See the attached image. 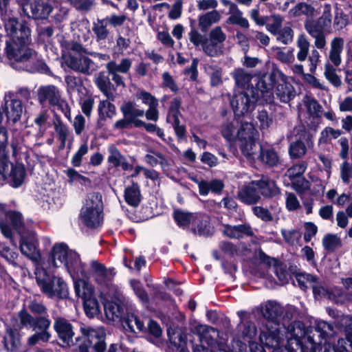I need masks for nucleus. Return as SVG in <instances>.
<instances>
[{
	"label": "nucleus",
	"mask_w": 352,
	"mask_h": 352,
	"mask_svg": "<svg viewBox=\"0 0 352 352\" xmlns=\"http://www.w3.org/2000/svg\"><path fill=\"white\" fill-rule=\"evenodd\" d=\"M80 330L88 342L93 344L96 352H104L106 350L107 345L104 342L106 333L104 328H94L82 324Z\"/></svg>",
	"instance_id": "f8f14e48"
},
{
	"label": "nucleus",
	"mask_w": 352,
	"mask_h": 352,
	"mask_svg": "<svg viewBox=\"0 0 352 352\" xmlns=\"http://www.w3.org/2000/svg\"><path fill=\"white\" fill-rule=\"evenodd\" d=\"M193 333L196 334L201 342L212 345L219 336L218 331L206 324H197L195 327Z\"/></svg>",
	"instance_id": "393cba45"
},
{
	"label": "nucleus",
	"mask_w": 352,
	"mask_h": 352,
	"mask_svg": "<svg viewBox=\"0 0 352 352\" xmlns=\"http://www.w3.org/2000/svg\"><path fill=\"white\" fill-rule=\"evenodd\" d=\"M95 83L100 91L111 101H114L115 95L111 89V82L104 72H100L95 78Z\"/></svg>",
	"instance_id": "473e14b6"
},
{
	"label": "nucleus",
	"mask_w": 352,
	"mask_h": 352,
	"mask_svg": "<svg viewBox=\"0 0 352 352\" xmlns=\"http://www.w3.org/2000/svg\"><path fill=\"white\" fill-rule=\"evenodd\" d=\"M239 127V122L236 120H233L231 122H226L221 126V134L223 137L228 141H234L236 138H238V131L240 129Z\"/></svg>",
	"instance_id": "4c0bfd02"
},
{
	"label": "nucleus",
	"mask_w": 352,
	"mask_h": 352,
	"mask_svg": "<svg viewBox=\"0 0 352 352\" xmlns=\"http://www.w3.org/2000/svg\"><path fill=\"white\" fill-rule=\"evenodd\" d=\"M54 328L58 334V338L67 345L74 344L72 324L65 318L58 317L55 319Z\"/></svg>",
	"instance_id": "dca6fc26"
},
{
	"label": "nucleus",
	"mask_w": 352,
	"mask_h": 352,
	"mask_svg": "<svg viewBox=\"0 0 352 352\" xmlns=\"http://www.w3.org/2000/svg\"><path fill=\"white\" fill-rule=\"evenodd\" d=\"M132 66V61L130 58H122L120 63L116 60H111L106 64V69L111 80L117 87H125L126 85L124 78L121 74H127Z\"/></svg>",
	"instance_id": "9b49d317"
},
{
	"label": "nucleus",
	"mask_w": 352,
	"mask_h": 352,
	"mask_svg": "<svg viewBox=\"0 0 352 352\" xmlns=\"http://www.w3.org/2000/svg\"><path fill=\"white\" fill-rule=\"evenodd\" d=\"M231 76L234 78L236 85L239 87L248 86L252 78V75L242 68L235 69Z\"/></svg>",
	"instance_id": "c03bdc74"
},
{
	"label": "nucleus",
	"mask_w": 352,
	"mask_h": 352,
	"mask_svg": "<svg viewBox=\"0 0 352 352\" xmlns=\"http://www.w3.org/2000/svg\"><path fill=\"white\" fill-rule=\"evenodd\" d=\"M275 94L281 102L285 103L289 102L296 96L294 86L287 81V78L283 74L278 79L275 88Z\"/></svg>",
	"instance_id": "6ab92c4d"
},
{
	"label": "nucleus",
	"mask_w": 352,
	"mask_h": 352,
	"mask_svg": "<svg viewBox=\"0 0 352 352\" xmlns=\"http://www.w3.org/2000/svg\"><path fill=\"white\" fill-rule=\"evenodd\" d=\"M51 338L50 333H41L36 331L34 333L28 337L27 340V346L32 347L40 342H47Z\"/></svg>",
	"instance_id": "338daca9"
},
{
	"label": "nucleus",
	"mask_w": 352,
	"mask_h": 352,
	"mask_svg": "<svg viewBox=\"0 0 352 352\" xmlns=\"http://www.w3.org/2000/svg\"><path fill=\"white\" fill-rule=\"evenodd\" d=\"M329 25H324L320 20L307 19L305 22V29L311 36L324 33Z\"/></svg>",
	"instance_id": "de8ad7c7"
},
{
	"label": "nucleus",
	"mask_w": 352,
	"mask_h": 352,
	"mask_svg": "<svg viewBox=\"0 0 352 352\" xmlns=\"http://www.w3.org/2000/svg\"><path fill=\"white\" fill-rule=\"evenodd\" d=\"M205 54L210 57H217L222 54L223 47L206 38L201 46Z\"/></svg>",
	"instance_id": "bf43d9fd"
},
{
	"label": "nucleus",
	"mask_w": 352,
	"mask_h": 352,
	"mask_svg": "<svg viewBox=\"0 0 352 352\" xmlns=\"http://www.w3.org/2000/svg\"><path fill=\"white\" fill-rule=\"evenodd\" d=\"M120 109L123 118L115 122L113 126L115 130H122L131 126L136 127L138 122L142 121L139 118L144 116V110L138 108L136 103L133 101L124 100Z\"/></svg>",
	"instance_id": "20e7f679"
},
{
	"label": "nucleus",
	"mask_w": 352,
	"mask_h": 352,
	"mask_svg": "<svg viewBox=\"0 0 352 352\" xmlns=\"http://www.w3.org/2000/svg\"><path fill=\"white\" fill-rule=\"evenodd\" d=\"M223 234L230 239H241L244 236H252L254 234L251 227L247 224L237 226L223 225Z\"/></svg>",
	"instance_id": "a878e982"
},
{
	"label": "nucleus",
	"mask_w": 352,
	"mask_h": 352,
	"mask_svg": "<svg viewBox=\"0 0 352 352\" xmlns=\"http://www.w3.org/2000/svg\"><path fill=\"white\" fill-rule=\"evenodd\" d=\"M195 215V213L175 210L173 213V218L179 227L183 228H189L190 229Z\"/></svg>",
	"instance_id": "58836bf2"
},
{
	"label": "nucleus",
	"mask_w": 352,
	"mask_h": 352,
	"mask_svg": "<svg viewBox=\"0 0 352 352\" xmlns=\"http://www.w3.org/2000/svg\"><path fill=\"white\" fill-rule=\"evenodd\" d=\"M278 326L277 324H274V327L267 324V330L262 331L260 341L263 345V349L275 352L278 348H285L283 335Z\"/></svg>",
	"instance_id": "39448f33"
},
{
	"label": "nucleus",
	"mask_w": 352,
	"mask_h": 352,
	"mask_svg": "<svg viewBox=\"0 0 352 352\" xmlns=\"http://www.w3.org/2000/svg\"><path fill=\"white\" fill-rule=\"evenodd\" d=\"M54 126L58 138L61 142V148L65 146L69 131L68 126L63 122L59 117H56L54 120Z\"/></svg>",
	"instance_id": "49530a36"
},
{
	"label": "nucleus",
	"mask_w": 352,
	"mask_h": 352,
	"mask_svg": "<svg viewBox=\"0 0 352 352\" xmlns=\"http://www.w3.org/2000/svg\"><path fill=\"white\" fill-rule=\"evenodd\" d=\"M28 45L14 41H6V52L10 60L26 62L34 56V52L27 47Z\"/></svg>",
	"instance_id": "ddd939ff"
},
{
	"label": "nucleus",
	"mask_w": 352,
	"mask_h": 352,
	"mask_svg": "<svg viewBox=\"0 0 352 352\" xmlns=\"http://www.w3.org/2000/svg\"><path fill=\"white\" fill-rule=\"evenodd\" d=\"M313 293L316 297H322V296H335L336 295L341 296L342 293L340 290L336 289V293L330 292L326 285L319 281L318 278H316L315 283L311 286Z\"/></svg>",
	"instance_id": "864d4df0"
},
{
	"label": "nucleus",
	"mask_w": 352,
	"mask_h": 352,
	"mask_svg": "<svg viewBox=\"0 0 352 352\" xmlns=\"http://www.w3.org/2000/svg\"><path fill=\"white\" fill-rule=\"evenodd\" d=\"M313 135L305 130L302 131L297 139L292 142L289 146L288 152L291 159L303 157L307 150L314 146Z\"/></svg>",
	"instance_id": "6e6552de"
},
{
	"label": "nucleus",
	"mask_w": 352,
	"mask_h": 352,
	"mask_svg": "<svg viewBox=\"0 0 352 352\" xmlns=\"http://www.w3.org/2000/svg\"><path fill=\"white\" fill-rule=\"evenodd\" d=\"M38 100L42 105L48 103L51 106H63L61 94L57 87L50 85L41 86L37 91Z\"/></svg>",
	"instance_id": "2eb2a0df"
},
{
	"label": "nucleus",
	"mask_w": 352,
	"mask_h": 352,
	"mask_svg": "<svg viewBox=\"0 0 352 352\" xmlns=\"http://www.w3.org/2000/svg\"><path fill=\"white\" fill-rule=\"evenodd\" d=\"M314 329L318 336L315 340L321 345L322 341L326 344V341L336 333L333 325L324 320L316 321Z\"/></svg>",
	"instance_id": "cd10ccee"
},
{
	"label": "nucleus",
	"mask_w": 352,
	"mask_h": 352,
	"mask_svg": "<svg viewBox=\"0 0 352 352\" xmlns=\"http://www.w3.org/2000/svg\"><path fill=\"white\" fill-rule=\"evenodd\" d=\"M190 230L194 234L199 235L210 234L211 229L209 217L204 214L195 213Z\"/></svg>",
	"instance_id": "bb28decb"
},
{
	"label": "nucleus",
	"mask_w": 352,
	"mask_h": 352,
	"mask_svg": "<svg viewBox=\"0 0 352 352\" xmlns=\"http://www.w3.org/2000/svg\"><path fill=\"white\" fill-rule=\"evenodd\" d=\"M182 105V101L178 98H173L170 104L166 116V122L170 124L179 122V117L182 116L179 111Z\"/></svg>",
	"instance_id": "a19ab883"
},
{
	"label": "nucleus",
	"mask_w": 352,
	"mask_h": 352,
	"mask_svg": "<svg viewBox=\"0 0 352 352\" xmlns=\"http://www.w3.org/2000/svg\"><path fill=\"white\" fill-rule=\"evenodd\" d=\"M322 245L328 252H333L342 245L341 239L336 234H327L322 239Z\"/></svg>",
	"instance_id": "8fccbe9b"
},
{
	"label": "nucleus",
	"mask_w": 352,
	"mask_h": 352,
	"mask_svg": "<svg viewBox=\"0 0 352 352\" xmlns=\"http://www.w3.org/2000/svg\"><path fill=\"white\" fill-rule=\"evenodd\" d=\"M4 347L6 350L14 351L21 345L20 329L7 326L3 336Z\"/></svg>",
	"instance_id": "4be33fe9"
},
{
	"label": "nucleus",
	"mask_w": 352,
	"mask_h": 352,
	"mask_svg": "<svg viewBox=\"0 0 352 352\" xmlns=\"http://www.w3.org/2000/svg\"><path fill=\"white\" fill-rule=\"evenodd\" d=\"M314 12V8L306 3H299L289 10V14L293 17H298L301 15L312 17Z\"/></svg>",
	"instance_id": "603ef678"
},
{
	"label": "nucleus",
	"mask_w": 352,
	"mask_h": 352,
	"mask_svg": "<svg viewBox=\"0 0 352 352\" xmlns=\"http://www.w3.org/2000/svg\"><path fill=\"white\" fill-rule=\"evenodd\" d=\"M114 296H116L115 300H107L104 303L105 314L111 320H122L126 312L123 295L116 292Z\"/></svg>",
	"instance_id": "4468645a"
},
{
	"label": "nucleus",
	"mask_w": 352,
	"mask_h": 352,
	"mask_svg": "<svg viewBox=\"0 0 352 352\" xmlns=\"http://www.w3.org/2000/svg\"><path fill=\"white\" fill-rule=\"evenodd\" d=\"M0 148V183L6 181L10 174L13 165L8 160L5 151L1 152Z\"/></svg>",
	"instance_id": "3c124183"
},
{
	"label": "nucleus",
	"mask_w": 352,
	"mask_h": 352,
	"mask_svg": "<svg viewBox=\"0 0 352 352\" xmlns=\"http://www.w3.org/2000/svg\"><path fill=\"white\" fill-rule=\"evenodd\" d=\"M221 19L220 13L213 10L204 14L199 15L198 18L199 27L201 32H206L210 26L217 23Z\"/></svg>",
	"instance_id": "2f4dec72"
},
{
	"label": "nucleus",
	"mask_w": 352,
	"mask_h": 352,
	"mask_svg": "<svg viewBox=\"0 0 352 352\" xmlns=\"http://www.w3.org/2000/svg\"><path fill=\"white\" fill-rule=\"evenodd\" d=\"M253 91L248 89L233 95L230 104L236 116H241L248 113L255 102Z\"/></svg>",
	"instance_id": "9d476101"
},
{
	"label": "nucleus",
	"mask_w": 352,
	"mask_h": 352,
	"mask_svg": "<svg viewBox=\"0 0 352 352\" xmlns=\"http://www.w3.org/2000/svg\"><path fill=\"white\" fill-rule=\"evenodd\" d=\"M20 6L25 15L35 19L47 18L52 10V6L43 0H21Z\"/></svg>",
	"instance_id": "423d86ee"
},
{
	"label": "nucleus",
	"mask_w": 352,
	"mask_h": 352,
	"mask_svg": "<svg viewBox=\"0 0 352 352\" xmlns=\"http://www.w3.org/2000/svg\"><path fill=\"white\" fill-rule=\"evenodd\" d=\"M262 314L269 320L268 324L274 325V320L281 314V307L276 302L268 301L262 307Z\"/></svg>",
	"instance_id": "72a5a7b5"
},
{
	"label": "nucleus",
	"mask_w": 352,
	"mask_h": 352,
	"mask_svg": "<svg viewBox=\"0 0 352 352\" xmlns=\"http://www.w3.org/2000/svg\"><path fill=\"white\" fill-rule=\"evenodd\" d=\"M20 250L24 256L34 262H38L41 258L37 249V240L33 234L21 237Z\"/></svg>",
	"instance_id": "a211bd4d"
},
{
	"label": "nucleus",
	"mask_w": 352,
	"mask_h": 352,
	"mask_svg": "<svg viewBox=\"0 0 352 352\" xmlns=\"http://www.w3.org/2000/svg\"><path fill=\"white\" fill-rule=\"evenodd\" d=\"M4 26L10 37L7 41H14L25 45L30 43V28L25 24L19 23L16 18L12 17L6 21Z\"/></svg>",
	"instance_id": "0eeeda50"
},
{
	"label": "nucleus",
	"mask_w": 352,
	"mask_h": 352,
	"mask_svg": "<svg viewBox=\"0 0 352 352\" xmlns=\"http://www.w3.org/2000/svg\"><path fill=\"white\" fill-rule=\"evenodd\" d=\"M69 261L65 263V267L69 273L76 278H85L88 276L85 265L81 262L79 255L74 251L69 254Z\"/></svg>",
	"instance_id": "aec40b11"
},
{
	"label": "nucleus",
	"mask_w": 352,
	"mask_h": 352,
	"mask_svg": "<svg viewBox=\"0 0 352 352\" xmlns=\"http://www.w3.org/2000/svg\"><path fill=\"white\" fill-rule=\"evenodd\" d=\"M145 162L152 166L160 164L162 168L168 166V161L165 157L160 153L155 151H149L144 157Z\"/></svg>",
	"instance_id": "09e8293b"
},
{
	"label": "nucleus",
	"mask_w": 352,
	"mask_h": 352,
	"mask_svg": "<svg viewBox=\"0 0 352 352\" xmlns=\"http://www.w3.org/2000/svg\"><path fill=\"white\" fill-rule=\"evenodd\" d=\"M25 176V170L22 165L13 166L7 181L12 186L19 187L23 184Z\"/></svg>",
	"instance_id": "e433bc0d"
},
{
	"label": "nucleus",
	"mask_w": 352,
	"mask_h": 352,
	"mask_svg": "<svg viewBox=\"0 0 352 352\" xmlns=\"http://www.w3.org/2000/svg\"><path fill=\"white\" fill-rule=\"evenodd\" d=\"M324 75L325 78L335 87H340L342 81L339 76L336 74V70L333 66L329 63L324 65Z\"/></svg>",
	"instance_id": "774afa93"
},
{
	"label": "nucleus",
	"mask_w": 352,
	"mask_h": 352,
	"mask_svg": "<svg viewBox=\"0 0 352 352\" xmlns=\"http://www.w3.org/2000/svg\"><path fill=\"white\" fill-rule=\"evenodd\" d=\"M61 58L63 63L72 70L85 75L94 72V61L84 55L87 51L79 43L74 41L62 40L60 41Z\"/></svg>",
	"instance_id": "f257e3e1"
},
{
	"label": "nucleus",
	"mask_w": 352,
	"mask_h": 352,
	"mask_svg": "<svg viewBox=\"0 0 352 352\" xmlns=\"http://www.w3.org/2000/svg\"><path fill=\"white\" fill-rule=\"evenodd\" d=\"M303 102L307 111L310 116L314 118L320 117L322 107L316 99L309 96H306L305 97Z\"/></svg>",
	"instance_id": "052dcab7"
},
{
	"label": "nucleus",
	"mask_w": 352,
	"mask_h": 352,
	"mask_svg": "<svg viewBox=\"0 0 352 352\" xmlns=\"http://www.w3.org/2000/svg\"><path fill=\"white\" fill-rule=\"evenodd\" d=\"M255 181H252L248 185L241 187L238 192L239 200L248 205L256 204L261 199Z\"/></svg>",
	"instance_id": "412c9836"
},
{
	"label": "nucleus",
	"mask_w": 352,
	"mask_h": 352,
	"mask_svg": "<svg viewBox=\"0 0 352 352\" xmlns=\"http://www.w3.org/2000/svg\"><path fill=\"white\" fill-rule=\"evenodd\" d=\"M107 21L105 19H98L93 23L92 30L98 41L106 40L109 35L107 28Z\"/></svg>",
	"instance_id": "37998d69"
},
{
	"label": "nucleus",
	"mask_w": 352,
	"mask_h": 352,
	"mask_svg": "<svg viewBox=\"0 0 352 352\" xmlns=\"http://www.w3.org/2000/svg\"><path fill=\"white\" fill-rule=\"evenodd\" d=\"M282 76V72L275 69L270 73L264 74L259 78L256 87L261 92L262 96L266 102H273L274 97L272 90L274 85H277L279 78Z\"/></svg>",
	"instance_id": "1a4fd4ad"
},
{
	"label": "nucleus",
	"mask_w": 352,
	"mask_h": 352,
	"mask_svg": "<svg viewBox=\"0 0 352 352\" xmlns=\"http://www.w3.org/2000/svg\"><path fill=\"white\" fill-rule=\"evenodd\" d=\"M32 329L34 331H39L41 333H50L49 329L51 326V320L48 317L42 316L35 317Z\"/></svg>",
	"instance_id": "69168bd1"
},
{
	"label": "nucleus",
	"mask_w": 352,
	"mask_h": 352,
	"mask_svg": "<svg viewBox=\"0 0 352 352\" xmlns=\"http://www.w3.org/2000/svg\"><path fill=\"white\" fill-rule=\"evenodd\" d=\"M342 131L340 129H336L331 126H326L321 131L318 143L320 145L329 144L332 140L338 138L342 135Z\"/></svg>",
	"instance_id": "79ce46f5"
},
{
	"label": "nucleus",
	"mask_w": 352,
	"mask_h": 352,
	"mask_svg": "<svg viewBox=\"0 0 352 352\" xmlns=\"http://www.w3.org/2000/svg\"><path fill=\"white\" fill-rule=\"evenodd\" d=\"M259 194L267 198H272L280 194V188L276 182L266 177H262L259 180H255Z\"/></svg>",
	"instance_id": "5701e85b"
},
{
	"label": "nucleus",
	"mask_w": 352,
	"mask_h": 352,
	"mask_svg": "<svg viewBox=\"0 0 352 352\" xmlns=\"http://www.w3.org/2000/svg\"><path fill=\"white\" fill-rule=\"evenodd\" d=\"M4 111L8 119L16 122L20 119L23 113L22 102L17 99H12L10 102L6 101Z\"/></svg>",
	"instance_id": "7c9ffc66"
},
{
	"label": "nucleus",
	"mask_w": 352,
	"mask_h": 352,
	"mask_svg": "<svg viewBox=\"0 0 352 352\" xmlns=\"http://www.w3.org/2000/svg\"><path fill=\"white\" fill-rule=\"evenodd\" d=\"M75 291L77 296L83 300L92 297L94 292L92 286L83 278H78L75 282Z\"/></svg>",
	"instance_id": "a18cd8bd"
},
{
	"label": "nucleus",
	"mask_w": 352,
	"mask_h": 352,
	"mask_svg": "<svg viewBox=\"0 0 352 352\" xmlns=\"http://www.w3.org/2000/svg\"><path fill=\"white\" fill-rule=\"evenodd\" d=\"M285 333V338L287 340L294 339L298 342V339L305 335V330L302 323L294 322L288 326Z\"/></svg>",
	"instance_id": "5fc2aeb1"
},
{
	"label": "nucleus",
	"mask_w": 352,
	"mask_h": 352,
	"mask_svg": "<svg viewBox=\"0 0 352 352\" xmlns=\"http://www.w3.org/2000/svg\"><path fill=\"white\" fill-rule=\"evenodd\" d=\"M84 309L86 315L89 318L97 316L100 313L98 300L92 297L84 300Z\"/></svg>",
	"instance_id": "e2e57ef3"
},
{
	"label": "nucleus",
	"mask_w": 352,
	"mask_h": 352,
	"mask_svg": "<svg viewBox=\"0 0 352 352\" xmlns=\"http://www.w3.org/2000/svg\"><path fill=\"white\" fill-rule=\"evenodd\" d=\"M321 344L315 340L314 333L313 336L309 335L304 338L301 352H321Z\"/></svg>",
	"instance_id": "680f3d73"
},
{
	"label": "nucleus",
	"mask_w": 352,
	"mask_h": 352,
	"mask_svg": "<svg viewBox=\"0 0 352 352\" xmlns=\"http://www.w3.org/2000/svg\"><path fill=\"white\" fill-rule=\"evenodd\" d=\"M230 16L228 19L231 24L238 25L241 28H248L249 22L247 19L243 16V12L237 7H233L232 10L229 12Z\"/></svg>",
	"instance_id": "6e6d98bb"
},
{
	"label": "nucleus",
	"mask_w": 352,
	"mask_h": 352,
	"mask_svg": "<svg viewBox=\"0 0 352 352\" xmlns=\"http://www.w3.org/2000/svg\"><path fill=\"white\" fill-rule=\"evenodd\" d=\"M102 211L98 209H89L88 207H82L80 217L87 227H96L102 221Z\"/></svg>",
	"instance_id": "b1692460"
},
{
	"label": "nucleus",
	"mask_w": 352,
	"mask_h": 352,
	"mask_svg": "<svg viewBox=\"0 0 352 352\" xmlns=\"http://www.w3.org/2000/svg\"><path fill=\"white\" fill-rule=\"evenodd\" d=\"M261 151L260 155H258V157L261 159V160L270 166H276L278 162V157L277 155V153L272 149H266V150H262L261 146H259V151Z\"/></svg>",
	"instance_id": "0e129e2a"
},
{
	"label": "nucleus",
	"mask_w": 352,
	"mask_h": 352,
	"mask_svg": "<svg viewBox=\"0 0 352 352\" xmlns=\"http://www.w3.org/2000/svg\"><path fill=\"white\" fill-rule=\"evenodd\" d=\"M122 320L123 327L127 331L138 333L144 329L143 322L133 314H125Z\"/></svg>",
	"instance_id": "f704fd0d"
},
{
	"label": "nucleus",
	"mask_w": 352,
	"mask_h": 352,
	"mask_svg": "<svg viewBox=\"0 0 352 352\" xmlns=\"http://www.w3.org/2000/svg\"><path fill=\"white\" fill-rule=\"evenodd\" d=\"M99 120H105L106 118H112L116 114V106L110 100H101L98 106Z\"/></svg>",
	"instance_id": "ea45409f"
},
{
	"label": "nucleus",
	"mask_w": 352,
	"mask_h": 352,
	"mask_svg": "<svg viewBox=\"0 0 352 352\" xmlns=\"http://www.w3.org/2000/svg\"><path fill=\"white\" fill-rule=\"evenodd\" d=\"M124 200L130 206L136 207L141 201L140 187L137 183H133L124 190Z\"/></svg>",
	"instance_id": "c9c22d12"
},
{
	"label": "nucleus",
	"mask_w": 352,
	"mask_h": 352,
	"mask_svg": "<svg viewBox=\"0 0 352 352\" xmlns=\"http://www.w3.org/2000/svg\"><path fill=\"white\" fill-rule=\"evenodd\" d=\"M296 45L298 49L297 59L301 62L305 60L309 53L310 44L304 34H300L298 36Z\"/></svg>",
	"instance_id": "4d7b16f0"
},
{
	"label": "nucleus",
	"mask_w": 352,
	"mask_h": 352,
	"mask_svg": "<svg viewBox=\"0 0 352 352\" xmlns=\"http://www.w3.org/2000/svg\"><path fill=\"white\" fill-rule=\"evenodd\" d=\"M72 250H68L64 244L55 245L51 252L50 260L54 267H59L60 265L69 261V254Z\"/></svg>",
	"instance_id": "c85d7f7f"
},
{
	"label": "nucleus",
	"mask_w": 352,
	"mask_h": 352,
	"mask_svg": "<svg viewBox=\"0 0 352 352\" xmlns=\"http://www.w3.org/2000/svg\"><path fill=\"white\" fill-rule=\"evenodd\" d=\"M82 207H88L89 209L103 210L102 195L96 192L88 194Z\"/></svg>",
	"instance_id": "13d9d810"
},
{
	"label": "nucleus",
	"mask_w": 352,
	"mask_h": 352,
	"mask_svg": "<svg viewBox=\"0 0 352 352\" xmlns=\"http://www.w3.org/2000/svg\"><path fill=\"white\" fill-rule=\"evenodd\" d=\"M108 162L112 164L114 167H121L124 170H129L133 169V165L130 164L125 157L121 154L120 151L111 146L109 148Z\"/></svg>",
	"instance_id": "c756f323"
},
{
	"label": "nucleus",
	"mask_w": 352,
	"mask_h": 352,
	"mask_svg": "<svg viewBox=\"0 0 352 352\" xmlns=\"http://www.w3.org/2000/svg\"><path fill=\"white\" fill-rule=\"evenodd\" d=\"M237 135L243 155L248 159H254L260 146L256 144L258 135L256 129L252 124L245 122L241 124Z\"/></svg>",
	"instance_id": "7ed1b4c3"
},
{
	"label": "nucleus",
	"mask_w": 352,
	"mask_h": 352,
	"mask_svg": "<svg viewBox=\"0 0 352 352\" xmlns=\"http://www.w3.org/2000/svg\"><path fill=\"white\" fill-rule=\"evenodd\" d=\"M89 274L92 275L98 283L104 284L113 278L115 272L113 269H107L98 261L91 260L89 262Z\"/></svg>",
	"instance_id": "f3484780"
},
{
	"label": "nucleus",
	"mask_w": 352,
	"mask_h": 352,
	"mask_svg": "<svg viewBox=\"0 0 352 352\" xmlns=\"http://www.w3.org/2000/svg\"><path fill=\"white\" fill-rule=\"evenodd\" d=\"M36 280L41 292L48 298H65L68 295L65 281L60 277H50L44 270H36Z\"/></svg>",
	"instance_id": "f03ea898"
}]
</instances>
